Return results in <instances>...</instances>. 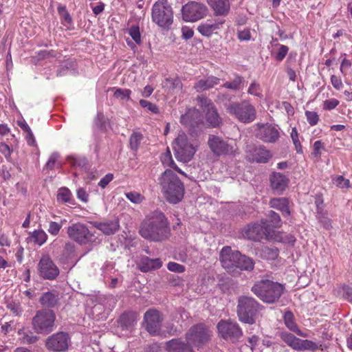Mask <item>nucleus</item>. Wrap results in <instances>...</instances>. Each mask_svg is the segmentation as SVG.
Listing matches in <instances>:
<instances>
[{"mask_svg": "<svg viewBox=\"0 0 352 352\" xmlns=\"http://www.w3.org/2000/svg\"><path fill=\"white\" fill-rule=\"evenodd\" d=\"M140 234L153 241H161L168 238L170 233L168 221L160 210L151 212L146 216L140 228Z\"/></svg>", "mask_w": 352, "mask_h": 352, "instance_id": "nucleus-1", "label": "nucleus"}, {"mask_svg": "<svg viewBox=\"0 0 352 352\" xmlns=\"http://www.w3.org/2000/svg\"><path fill=\"white\" fill-rule=\"evenodd\" d=\"M162 191L166 200L171 204L179 202L184 194V186L178 176L167 169L160 179Z\"/></svg>", "mask_w": 352, "mask_h": 352, "instance_id": "nucleus-2", "label": "nucleus"}, {"mask_svg": "<svg viewBox=\"0 0 352 352\" xmlns=\"http://www.w3.org/2000/svg\"><path fill=\"white\" fill-rule=\"evenodd\" d=\"M284 286L277 282L262 280L252 288L253 293L261 300L267 303H274L281 296Z\"/></svg>", "mask_w": 352, "mask_h": 352, "instance_id": "nucleus-3", "label": "nucleus"}, {"mask_svg": "<svg viewBox=\"0 0 352 352\" xmlns=\"http://www.w3.org/2000/svg\"><path fill=\"white\" fill-rule=\"evenodd\" d=\"M152 21L159 27L168 30L173 23V11L168 0H158L151 9Z\"/></svg>", "mask_w": 352, "mask_h": 352, "instance_id": "nucleus-4", "label": "nucleus"}, {"mask_svg": "<svg viewBox=\"0 0 352 352\" xmlns=\"http://www.w3.org/2000/svg\"><path fill=\"white\" fill-rule=\"evenodd\" d=\"M259 309V304L253 298L240 297L237 305V314L239 320L250 324L255 323Z\"/></svg>", "mask_w": 352, "mask_h": 352, "instance_id": "nucleus-5", "label": "nucleus"}, {"mask_svg": "<svg viewBox=\"0 0 352 352\" xmlns=\"http://www.w3.org/2000/svg\"><path fill=\"white\" fill-rule=\"evenodd\" d=\"M227 111L243 123H250L256 117L254 107L248 101L232 102L226 107Z\"/></svg>", "mask_w": 352, "mask_h": 352, "instance_id": "nucleus-6", "label": "nucleus"}, {"mask_svg": "<svg viewBox=\"0 0 352 352\" xmlns=\"http://www.w3.org/2000/svg\"><path fill=\"white\" fill-rule=\"evenodd\" d=\"M212 332L204 324H198L192 327L186 334V345L201 347L207 343L211 338Z\"/></svg>", "mask_w": 352, "mask_h": 352, "instance_id": "nucleus-7", "label": "nucleus"}, {"mask_svg": "<svg viewBox=\"0 0 352 352\" xmlns=\"http://www.w3.org/2000/svg\"><path fill=\"white\" fill-rule=\"evenodd\" d=\"M173 149L177 160L183 162L191 160L196 152V146L188 141L184 133L178 135L173 144Z\"/></svg>", "mask_w": 352, "mask_h": 352, "instance_id": "nucleus-8", "label": "nucleus"}, {"mask_svg": "<svg viewBox=\"0 0 352 352\" xmlns=\"http://www.w3.org/2000/svg\"><path fill=\"white\" fill-rule=\"evenodd\" d=\"M54 313L51 310H41L32 319L33 328L37 333L48 334L53 331Z\"/></svg>", "mask_w": 352, "mask_h": 352, "instance_id": "nucleus-9", "label": "nucleus"}, {"mask_svg": "<svg viewBox=\"0 0 352 352\" xmlns=\"http://www.w3.org/2000/svg\"><path fill=\"white\" fill-rule=\"evenodd\" d=\"M67 234L71 240L81 245L93 241V234L88 226L81 222L71 223L67 228Z\"/></svg>", "mask_w": 352, "mask_h": 352, "instance_id": "nucleus-10", "label": "nucleus"}, {"mask_svg": "<svg viewBox=\"0 0 352 352\" xmlns=\"http://www.w3.org/2000/svg\"><path fill=\"white\" fill-rule=\"evenodd\" d=\"M217 328L221 338L232 342L238 341L243 336L242 329L239 324L231 320H221Z\"/></svg>", "mask_w": 352, "mask_h": 352, "instance_id": "nucleus-11", "label": "nucleus"}, {"mask_svg": "<svg viewBox=\"0 0 352 352\" xmlns=\"http://www.w3.org/2000/svg\"><path fill=\"white\" fill-rule=\"evenodd\" d=\"M208 144L212 153L217 156L234 155L236 152L235 144L228 143L217 135H210Z\"/></svg>", "mask_w": 352, "mask_h": 352, "instance_id": "nucleus-12", "label": "nucleus"}, {"mask_svg": "<svg viewBox=\"0 0 352 352\" xmlns=\"http://www.w3.org/2000/svg\"><path fill=\"white\" fill-rule=\"evenodd\" d=\"M273 232L267 221L262 220L261 223L249 225L245 230V236L252 241H260L263 239H271L273 236Z\"/></svg>", "mask_w": 352, "mask_h": 352, "instance_id": "nucleus-13", "label": "nucleus"}, {"mask_svg": "<svg viewBox=\"0 0 352 352\" xmlns=\"http://www.w3.org/2000/svg\"><path fill=\"white\" fill-rule=\"evenodd\" d=\"M182 18L187 22H195L205 17L208 13L207 7L203 3L190 1L182 6Z\"/></svg>", "mask_w": 352, "mask_h": 352, "instance_id": "nucleus-14", "label": "nucleus"}, {"mask_svg": "<svg viewBox=\"0 0 352 352\" xmlns=\"http://www.w3.org/2000/svg\"><path fill=\"white\" fill-rule=\"evenodd\" d=\"M255 136L265 143H275L280 138V129L277 125L270 123L255 124Z\"/></svg>", "mask_w": 352, "mask_h": 352, "instance_id": "nucleus-15", "label": "nucleus"}, {"mask_svg": "<svg viewBox=\"0 0 352 352\" xmlns=\"http://www.w3.org/2000/svg\"><path fill=\"white\" fill-rule=\"evenodd\" d=\"M38 273L43 279L54 280L59 275L60 272L51 257L45 254L38 263Z\"/></svg>", "mask_w": 352, "mask_h": 352, "instance_id": "nucleus-16", "label": "nucleus"}, {"mask_svg": "<svg viewBox=\"0 0 352 352\" xmlns=\"http://www.w3.org/2000/svg\"><path fill=\"white\" fill-rule=\"evenodd\" d=\"M239 256H240V252L233 251L229 246L223 247L220 252V261L223 267L233 276L236 275V267Z\"/></svg>", "mask_w": 352, "mask_h": 352, "instance_id": "nucleus-17", "label": "nucleus"}, {"mask_svg": "<svg viewBox=\"0 0 352 352\" xmlns=\"http://www.w3.org/2000/svg\"><path fill=\"white\" fill-rule=\"evenodd\" d=\"M280 337L288 346L295 350H310L314 351L318 349L317 344L313 341L309 340H301L290 333L283 332Z\"/></svg>", "mask_w": 352, "mask_h": 352, "instance_id": "nucleus-18", "label": "nucleus"}, {"mask_svg": "<svg viewBox=\"0 0 352 352\" xmlns=\"http://www.w3.org/2000/svg\"><path fill=\"white\" fill-rule=\"evenodd\" d=\"M162 316L159 311L154 309H148L144 316V322L146 330L150 335L156 336L160 333Z\"/></svg>", "mask_w": 352, "mask_h": 352, "instance_id": "nucleus-19", "label": "nucleus"}, {"mask_svg": "<svg viewBox=\"0 0 352 352\" xmlns=\"http://www.w3.org/2000/svg\"><path fill=\"white\" fill-rule=\"evenodd\" d=\"M70 344V337L68 333L60 331L49 336L45 342L47 349L53 351H65Z\"/></svg>", "mask_w": 352, "mask_h": 352, "instance_id": "nucleus-20", "label": "nucleus"}, {"mask_svg": "<svg viewBox=\"0 0 352 352\" xmlns=\"http://www.w3.org/2000/svg\"><path fill=\"white\" fill-rule=\"evenodd\" d=\"M245 153L252 162L266 163L272 157L270 151L263 145H248Z\"/></svg>", "mask_w": 352, "mask_h": 352, "instance_id": "nucleus-21", "label": "nucleus"}, {"mask_svg": "<svg viewBox=\"0 0 352 352\" xmlns=\"http://www.w3.org/2000/svg\"><path fill=\"white\" fill-rule=\"evenodd\" d=\"M270 181L272 188L278 193H280L286 189L289 182L285 175L276 172L270 175Z\"/></svg>", "mask_w": 352, "mask_h": 352, "instance_id": "nucleus-22", "label": "nucleus"}, {"mask_svg": "<svg viewBox=\"0 0 352 352\" xmlns=\"http://www.w3.org/2000/svg\"><path fill=\"white\" fill-rule=\"evenodd\" d=\"M202 115L195 108L189 109L184 115H182L180 122L182 124L194 127L201 120Z\"/></svg>", "mask_w": 352, "mask_h": 352, "instance_id": "nucleus-23", "label": "nucleus"}, {"mask_svg": "<svg viewBox=\"0 0 352 352\" xmlns=\"http://www.w3.org/2000/svg\"><path fill=\"white\" fill-rule=\"evenodd\" d=\"M208 3L216 16H226L230 10L229 0H208Z\"/></svg>", "mask_w": 352, "mask_h": 352, "instance_id": "nucleus-24", "label": "nucleus"}, {"mask_svg": "<svg viewBox=\"0 0 352 352\" xmlns=\"http://www.w3.org/2000/svg\"><path fill=\"white\" fill-rule=\"evenodd\" d=\"M59 299L58 292L56 290H52L43 292L39 298V302L43 307L52 308L58 305Z\"/></svg>", "mask_w": 352, "mask_h": 352, "instance_id": "nucleus-25", "label": "nucleus"}, {"mask_svg": "<svg viewBox=\"0 0 352 352\" xmlns=\"http://www.w3.org/2000/svg\"><path fill=\"white\" fill-rule=\"evenodd\" d=\"M167 352H194L192 349L186 345L182 339H172L166 343Z\"/></svg>", "mask_w": 352, "mask_h": 352, "instance_id": "nucleus-26", "label": "nucleus"}, {"mask_svg": "<svg viewBox=\"0 0 352 352\" xmlns=\"http://www.w3.org/2000/svg\"><path fill=\"white\" fill-rule=\"evenodd\" d=\"M162 265V263L160 258L152 259L148 256H144L141 259L139 266L142 272H147L160 268Z\"/></svg>", "mask_w": 352, "mask_h": 352, "instance_id": "nucleus-27", "label": "nucleus"}, {"mask_svg": "<svg viewBox=\"0 0 352 352\" xmlns=\"http://www.w3.org/2000/svg\"><path fill=\"white\" fill-rule=\"evenodd\" d=\"M271 208L276 209L282 212L285 217L290 215V210L289 208V200L287 198H274L270 201Z\"/></svg>", "mask_w": 352, "mask_h": 352, "instance_id": "nucleus-28", "label": "nucleus"}, {"mask_svg": "<svg viewBox=\"0 0 352 352\" xmlns=\"http://www.w3.org/2000/svg\"><path fill=\"white\" fill-rule=\"evenodd\" d=\"M224 21H221L218 23L206 21L198 26L197 30L202 36L208 37L210 36L214 32L217 30L219 28V25H222Z\"/></svg>", "mask_w": 352, "mask_h": 352, "instance_id": "nucleus-29", "label": "nucleus"}, {"mask_svg": "<svg viewBox=\"0 0 352 352\" xmlns=\"http://www.w3.org/2000/svg\"><path fill=\"white\" fill-rule=\"evenodd\" d=\"M95 227L102 231L104 234L111 235L118 230L120 225L118 221L115 219L97 223Z\"/></svg>", "mask_w": 352, "mask_h": 352, "instance_id": "nucleus-30", "label": "nucleus"}, {"mask_svg": "<svg viewBox=\"0 0 352 352\" xmlns=\"http://www.w3.org/2000/svg\"><path fill=\"white\" fill-rule=\"evenodd\" d=\"M137 320L138 315L135 312H126L120 316L118 323L123 329H130Z\"/></svg>", "mask_w": 352, "mask_h": 352, "instance_id": "nucleus-31", "label": "nucleus"}, {"mask_svg": "<svg viewBox=\"0 0 352 352\" xmlns=\"http://www.w3.org/2000/svg\"><path fill=\"white\" fill-rule=\"evenodd\" d=\"M220 79L215 76H208L205 79H201L195 83L194 87L198 92L204 91L219 83Z\"/></svg>", "mask_w": 352, "mask_h": 352, "instance_id": "nucleus-32", "label": "nucleus"}, {"mask_svg": "<svg viewBox=\"0 0 352 352\" xmlns=\"http://www.w3.org/2000/svg\"><path fill=\"white\" fill-rule=\"evenodd\" d=\"M284 321L286 327L292 331L296 333L298 336L306 338L308 335L299 329L294 321V315L291 311H287L284 315Z\"/></svg>", "mask_w": 352, "mask_h": 352, "instance_id": "nucleus-33", "label": "nucleus"}, {"mask_svg": "<svg viewBox=\"0 0 352 352\" xmlns=\"http://www.w3.org/2000/svg\"><path fill=\"white\" fill-rule=\"evenodd\" d=\"M254 267V262L253 259L240 253L236 267V274L239 272L238 270L250 272L253 270Z\"/></svg>", "mask_w": 352, "mask_h": 352, "instance_id": "nucleus-34", "label": "nucleus"}, {"mask_svg": "<svg viewBox=\"0 0 352 352\" xmlns=\"http://www.w3.org/2000/svg\"><path fill=\"white\" fill-rule=\"evenodd\" d=\"M160 160L164 166L171 167L178 173L185 175V173L175 165L168 147H167L166 151L161 155Z\"/></svg>", "mask_w": 352, "mask_h": 352, "instance_id": "nucleus-35", "label": "nucleus"}, {"mask_svg": "<svg viewBox=\"0 0 352 352\" xmlns=\"http://www.w3.org/2000/svg\"><path fill=\"white\" fill-rule=\"evenodd\" d=\"M30 240L34 244L41 246L47 241V234L41 229L35 230L30 234Z\"/></svg>", "mask_w": 352, "mask_h": 352, "instance_id": "nucleus-36", "label": "nucleus"}, {"mask_svg": "<svg viewBox=\"0 0 352 352\" xmlns=\"http://www.w3.org/2000/svg\"><path fill=\"white\" fill-rule=\"evenodd\" d=\"M56 199L58 202L61 204H73L72 194L70 190L66 187H62L58 189L56 195Z\"/></svg>", "mask_w": 352, "mask_h": 352, "instance_id": "nucleus-37", "label": "nucleus"}, {"mask_svg": "<svg viewBox=\"0 0 352 352\" xmlns=\"http://www.w3.org/2000/svg\"><path fill=\"white\" fill-rule=\"evenodd\" d=\"M206 113V118L207 122L212 126H217L221 122V118L218 115V113L215 109H210Z\"/></svg>", "mask_w": 352, "mask_h": 352, "instance_id": "nucleus-38", "label": "nucleus"}, {"mask_svg": "<svg viewBox=\"0 0 352 352\" xmlns=\"http://www.w3.org/2000/svg\"><path fill=\"white\" fill-rule=\"evenodd\" d=\"M243 82V78L241 76L236 75L232 81L225 82L223 87L231 90L237 91L241 89Z\"/></svg>", "mask_w": 352, "mask_h": 352, "instance_id": "nucleus-39", "label": "nucleus"}, {"mask_svg": "<svg viewBox=\"0 0 352 352\" xmlns=\"http://www.w3.org/2000/svg\"><path fill=\"white\" fill-rule=\"evenodd\" d=\"M143 140V135L140 133H133L129 138L130 148L133 151H137Z\"/></svg>", "mask_w": 352, "mask_h": 352, "instance_id": "nucleus-40", "label": "nucleus"}, {"mask_svg": "<svg viewBox=\"0 0 352 352\" xmlns=\"http://www.w3.org/2000/svg\"><path fill=\"white\" fill-rule=\"evenodd\" d=\"M67 161L74 167H84L87 163L85 157L75 155L69 156Z\"/></svg>", "mask_w": 352, "mask_h": 352, "instance_id": "nucleus-41", "label": "nucleus"}, {"mask_svg": "<svg viewBox=\"0 0 352 352\" xmlns=\"http://www.w3.org/2000/svg\"><path fill=\"white\" fill-rule=\"evenodd\" d=\"M57 11L58 14L60 16L61 19L63 20V23L64 25L72 23V17L65 6L59 5L57 8Z\"/></svg>", "mask_w": 352, "mask_h": 352, "instance_id": "nucleus-42", "label": "nucleus"}, {"mask_svg": "<svg viewBox=\"0 0 352 352\" xmlns=\"http://www.w3.org/2000/svg\"><path fill=\"white\" fill-rule=\"evenodd\" d=\"M125 197L133 204H140L144 200V197L136 191H130L124 193Z\"/></svg>", "mask_w": 352, "mask_h": 352, "instance_id": "nucleus-43", "label": "nucleus"}, {"mask_svg": "<svg viewBox=\"0 0 352 352\" xmlns=\"http://www.w3.org/2000/svg\"><path fill=\"white\" fill-rule=\"evenodd\" d=\"M290 136L295 146L297 153L302 154L303 153L302 147L298 138V133L296 127L292 129Z\"/></svg>", "mask_w": 352, "mask_h": 352, "instance_id": "nucleus-44", "label": "nucleus"}, {"mask_svg": "<svg viewBox=\"0 0 352 352\" xmlns=\"http://www.w3.org/2000/svg\"><path fill=\"white\" fill-rule=\"evenodd\" d=\"M6 307L15 316H21L23 311L21 304L15 301H10L8 302Z\"/></svg>", "mask_w": 352, "mask_h": 352, "instance_id": "nucleus-45", "label": "nucleus"}, {"mask_svg": "<svg viewBox=\"0 0 352 352\" xmlns=\"http://www.w3.org/2000/svg\"><path fill=\"white\" fill-rule=\"evenodd\" d=\"M198 105L202 109L204 112H206L210 109H213L214 106L210 99L204 96H198L197 98Z\"/></svg>", "mask_w": 352, "mask_h": 352, "instance_id": "nucleus-46", "label": "nucleus"}, {"mask_svg": "<svg viewBox=\"0 0 352 352\" xmlns=\"http://www.w3.org/2000/svg\"><path fill=\"white\" fill-rule=\"evenodd\" d=\"M128 33L136 44L140 45L142 43L141 34L138 25H131L128 30Z\"/></svg>", "mask_w": 352, "mask_h": 352, "instance_id": "nucleus-47", "label": "nucleus"}, {"mask_svg": "<svg viewBox=\"0 0 352 352\" xmlns=\"http://www.w3.org/2000/svg\"><path fill=\"white\" fill-rule=\"evenodd\" d=\"M66 221V219L61 220L60 223L52 221H50L47 229L48 232L52 236H57L63 226V224Z\"/></svg>", "mask_w": 352, "mask_h": 352, "instance_id": "nucleus-48", "label": "nucleus"}, {"mask_svg": "<svg viewBox=\"0 0 352 352\" xmlns=\"http://www.w3.org/2000/svg\"><path fill=\"white\" fill-rule=\"evenodd\" d=\"M268 217L270 218V221L271 224H269L270 226V228L272 229L273 228H280L282 225V221L280 219V217L278 214L275 212L273 210H271L269 212Z\"/></svg>", "mask_w": 352, "mask_h": 352, "instance_id": "nucleus-49", "label": "nucleus"}, {"mask_svg": "<svg viewBox=\"0 0 352 352\" xmlns=\"http://www.w3.org/2000/svg\"><path fill=\"white\" fill-rule=\"evenodd\" d=\"M248 93L250 95H253L259 98H263L262 89L261 87V85L259 83H258L256 81H253L250 84V85L248 89Z\"/></svg>", "mask_w": 352, "mask_h": 352, "instance_id": "nucleus-50", "label": "nucleus"}, {"mask_svg": "<svg viewBox=\"0 0 352 352\" xmlns=\"http://www.w3.org/2000/svg\"><path fill=\"white\" fill-rule=\"evenodd\" d=\"M332 181L340 188H349L351 186L349 179L344 178L342 175L333 177Z\"/></svg>", "mask_w": 352, "mask_h": 352, "instance_id": "nucleus-51", "label": "nucleus"}, {"mask_svg": "<svg viewBox=\"0 0 352 352\" xmlns=\"http://www.w3.org/2000/svg\"><path fill=\"white\" fill-rule=\"evenodd\" d=\"M263 257L266 259L274 260L278 256V250L276 248L264 247L262 249Z\"/></svg>", "mask_w": 352, "mask_h": 352, "instance_id": "nucleus-52", "label": "nucleus"}, {"mask_svg": "<svg viewBox=\"0 0 352 352\" xmlns=\"http://www.w3.org/2000/svg\"><path fill=\"white\" fill-rule=\"evenodd\" d=\"M131 91L128 89L118 88L114 92V96L116 98L122 100H129L131 98Z\"/></svg>", "mask_w": 352, "mask_h": 352, "instance_id": "nucleus-53", "label": "nucleus"}, {"mask_svg": "<svg viewBox=\"0 0 352 352\" xmlns=\"http://www.w3.org/2000/svg\"><path fill=\"white\" fill-rule=\"evenodd\" d=\"M164 87H168L173 90L175 89H182V82L179 78H166Z\"/></svg>", "mask_w": 352, "mask_h": 352, "instance_id": "nucleus-54", "label": "nucleus"}, {"mask_svg": "<svg viewBox=\"0 0 352 352\" xmlns=\"http://www.w3.org/2000/svg\"><path fill=\"white\" fill-rule=\"evenodd\" d=\"M324 149V144L320 140L316 141L313 145V151L311 153V157L317 159L320 157L322 151Z\"/></svg>", "mask_w": 352, "mask_h": 352, "instance_id": "nucleus-55", "label": "nucleus"}, {"mask_svg": "<svg viewBox=\"0 0 352 352\" xmlns=\"http://www.w3.org/2000/svg\"><path fill=\"white\" fill-rule=\"evenodd\" d=\"M317 218L325 229L328 230L331 228V219L324 211H319V213H317Z\"/></svg>", "mask_w": 352, "mask_h": 352, "instance_id": "nucleus-56", "label": "nucleus"}, {"mask_svg": "<svg viewBox=\"0 0 352 352\" xmlns=\"http://www.w3.org/2000/svg\"><path fill=\"white\" fill-rule=\"evenodd\" d=\"M21 342L26 344H33L38 340V337L33 334V333L28 331L24 332L21 337Z\"/></svg>", "mask_w": 352, "mask_h": 352, "instance_id": "nucleus-57", "label": "nucleus"}, {"mask_svg": "<svg viewBox=\"0 0 352 352\" xmlns=\"http://www.w3.org/2000/svg\"><path fill=\"white\" fill-rule=\"evenodd\" d=\"M140 104L143 108H146L149 111L153 113H159V109L158 107L148 100H140Z\"/></svg>", "mask_w": 352, "mask_h": 352, "instance_id": "nucleus-58", "label": "nucleus"}, {"mask_svg": "<svg viewBox=\"0 0 352 352\" xmlns=\"http://www.w3.org/2000/svg\"><path fill=\"white\" fill-rule=\"evenodd\" d=\"M237 38L241 41H249L252 39V35L250 28H244L237 31Z\"/></svg>", "mask_w": 352, "mask_h": 352, "instance_id": "nucleus-59", "label": "nucleus"}, {"mask_svg": "<svg viewBox=\"0 0 352 352\" xmlns=\"http://www.w3.org/2000/svg\"><path fill=\"white\" fill-rule=\"evenodd\" d=\"M305 116L308 123L311 126H314L318 124L319 121V116L316 112L307 111L305 112Z\"/></svg>", "mask_w": 352, "mask_h": 352, "instance_id": "nucleus-60", "label": "nucleus"}, {"mask_svg": "<svg viewBox=\"0 0 352 352\" xmlns=\"http://www.w3.org/2000/svg\"><path fill=\"white\" fill-rule=\"evenodd\" d=\"M279 49L275 54V59L278 61H282L289 52V47L284 45H278Z\"/></svg>", "mask_w": 352, "mask_h": 352, "instance_id": "nucleus-61", "label": "nucleus"}, {"mask_svg": "<svg viewBox=\"0 0 352 352\" xmlns=\"http://www.w3.org/2000/svg\"><path fill=\"white\" fill-rule=\"evenodd\" d=\"M339 100L336 98L326 100L323 102L322 108L324 110L331 111L334 109L339 104Z\"/></svg>", "mask_w": 352, "mask_h": 352, "instance_id": "nucleus-62", "label": "nucleus"}, {"mask_svg": "<svg viewBox=\"0 0 352 352\" xmlns=\"http://www.w3.org/2000/svg\"><path fill=\"white\" fill-rule=\"evenodd\" d=\"M169 271L176 273H183L185 271V267L175 262H169L167 265Z\"/></svg>", "mask_w": 352, "mask_h": 352, "instance_id": "nucleus-63", "label": "nucleus"}, {"mask_svg": "<svg viewBox=\"0 0 352 352\" xmlns=\"http://www.w3.org/2000/svg\"><path fill=\"white\" fill-rule=\"evenodd\" d=\"M113 175L112 173H108L103 177L98 183V186L102 188H106L108 184L113 180Z\"/></svg>", "mask_w": 352, "mask_h": 352, "instance_id": "nucleus-64", "label": "nucleus"}]
</instances>
